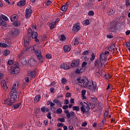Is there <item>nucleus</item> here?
<instances>
[{
  "mask_svg": "<svg viewBox=\"0 0 130 130\" xmlns=\"http://www.w3.org/2000/svg\"><path fill=\"white\" fill-rule=\"evenodd\" d=\"M1 86L3 89H5V90H7V89H8V86H7V82H6L5 80L1 81Z\"/></svg>",
  "mask_w": 130,
  "mask_h": 130,
  "instance_id": "obj_19",
  "label": "nucleus"
},
{
  "mask_svg": "<svg viewBox=\"0 0 130 130\" xmlns=\"http://www.w3.org/2000/svg\"><path fill=\"white\" fill-rule=\"evenodd\" d=\"M79 63H80V61H73V62L71 63V67L72 68H76V67H78L79 66Z\"/></svg>",
  "mask_w": 130,
  "mask_h": 130,
  "instance_id": "obj_20",
  "label": "nucleus"
},
{
  "mask_svg": "<svg viewBox=\"0 0 130 130\" xmlns=\"http://www.w3.org/2000/svg\"><path fill=\"white\" fill-rule=\"evenodd\" d=\"M114 47H115V46L114 45V44H113L108 47V50L110 51H111L112 52H113V53H114V51L115 50V48H114Z\"/></svg>",
  "mask_w": 130,
  "mask_h": 130,
  "instance_id": "obj_22",
  "label": "nucleus"
},
{
  "mask_svg": "<svg viewBox=\"0 0 130 130\" xmlns=\"http://www.w3.org/2000/svg\"><path fill=\"white\" fill-rule=\"evenodd\" d=\"M25 81L26 82V83H29V77H27L25 78Z\"/></svg>",
  "mask_w": 130,
  "mask_h": 130,
  "instance_id": "obj_63",
  "label": "nucleus"
},
{
  "mask_svg": "<svg viewBox=\"0 0 130 130\" xmlns=\"http://www.w3.org/2000/svg\"><path fill=\"white\" fill-rule=\"evenodd\" d=\"M83 25H84V26H87V25H89V24H90V21L88 19L85 20L83 21Z\"/></svg>",
  "mask_w": 130,
  "mask_h": 130,
  "instance_id": "obj_33",
  "label": "nucleus"
},
{
  "mask_svg": "<svg viewBox=\"0 0 130 130\" xmlns=\"http://www.w3.org/2000/svg\"><path fill=\"white\" fill-rule=\"evenodd\" d=\"M26 5V1H20L17 3V6L18 7H23V6H25Z\"/></svg>",
  "mask_w": 130,
  "mask_h": 130,
  "instance_id": "obj_26",
  "label": "nucleus"
},
{
  "mask_svg": "<svg viewBox=\"0 0 130 130\" xmlns=\"http://www.w3.org/2000/svg\"><path fill=\"white\" fill-rule=\"evenodd\" d=\"M11 71L12 74H19V73H20V68L17 64H14L11 67Z\"/></svg>",
  "mask_w": 130,
  "mask_h": 130,
  "instance_id": "obj_4",
  "label": "nucleus"
},
{
  "mask_svg": "<svg viewBox=\"0 0 130 130\" xmlns=\"http://www.w3.org/2000/svg\"><path fill=\"white\" fill-rule=\"evenodd\" d=\"M88 63L86 61H84L82 62V65H81V68L79 69H77L75 73L76 74H80V73H83V72L85 71V67L87 66Z\"/></svg>",
  "mask_w": 130,
  "mask_h": 130,
  "instance_id": "obj_3",
  "label": "nucleus"
},
{
  "mask_svg": "<svg viewBox=\"0 0 130 130\" xmlns=\"http://www.w3.org/2000/svg\"><path fill=\"white\" fill-rule=\"evenodd\" d=\"M14 26H16V27H18L21 25V23L19 21H17L16 22H14L13 23Z\"/></svg>",
  "mask_w": 130,
  "mask_h": 130,
  "instance_id": "obj_43",
  "label": "nucleus"
},
{
  "mask_svg": "<svg viewBox=\"0 0 130 130\" xmlns=\"http://www.w3.org/2000/svg\"><path fill=\"white\" fill-rule=\"evenodd\" d=\"M96 86H97V84L96 83V82H90V83H89L88 88L90 90H95Z\"/></svg>",
  "mask_w": 130,
  "mask_h": 130,
  "instance_id": "obj_8",
  "label": "nucleus"
},
{
  "mask_svg": "<svg viewBox=\"0 0 130 130\" xmlns=\"http://www.w3.org/2000/svg\"><path fill=\"white\" fill-rule=\"evenodd\" d=\"M51 4H52V2L49 0H48L47 1V6H50V5H51Z\"/></svg>",
  "mask_w": 130,
  "mask_h": 130,
  "instance_id": "obj_58",
  "label": "nucleus"
},
{
  "mask_svg": "<svg viewBox=\"0 0 130 130\" xmlns=\"http://www.w3.org/2000/svg\"><path fill=\"white\" fill-rule=\"evenodd\" d=\"M80 29L81 26L78 24H76L73 26V31H74V32H78Z\"/></svg>",
  "mask_w": 130,
  "mask_h": 130,
  "instance_id": "obj_17",
  "label": "nucleus"
},
{
  "mask_svg": "<svg viewBox=\"0 0 130 130\" xmlns=\"http://www.w3.org/2000/svg\"><path fill=\"white\" fill-rule=\"evenodd\" d=\"M89 84H90V82L88 80L86 79L83 81V87H87L88 88L89 87Z\"/></svg>",
  "mask_w": 130,
  "mask_h": 130,
  "instance_id": "obj_25",
  "label": "nucleus"
},
{
  "mask_svg": "<svg viewBox=\"0 0 130 130\" xmlns=\"http://www.w3.org/2000/svg\"><path fill=\"white\" fill-rule=\"evenodd\" d=\"M71 96H72V93L70 92H68L66 93V97L67 98H69V97H71Z\"/></svg>",
  "mask_w": 130,
  "mask_h": 130,
  "instance_id": "obj_59",
  "label": "nucleus"
},
{
  "mask_svg": "<svg viewBox=\"0 0 130 130\" xmlns=\"http://www.w3.org/2000/svg\"><path fill=\"white\" fill-rule=\"evenodd\" d=\"M60 68L61 69H64V70H69V69H71V67L69 66L67 64H64V63H63L61 65Z\"/></svg>",
  "mask_w": 130,
  "mask_h": 130,
  "instance_id": "obj_21",
  "label": "nucleus"
},
{
  "mask_svg": "<svg viewBox=\"0 0 130 130\" xmlns=\"http://www.w3.org/2000/svg\"><path fill=\"white\" fill-rule=\"evenodd\" d=\"M11 22H16L18 20V15H13L10 17Z\"/></svg>",
  "mask_w": 130,
  "mask_h": 130,
  "instance_id": "obj_18",
  "label": "nucleus"
},
{
  "mask_svg": "<svg viewBox=\"0 0 130 130\" xmlns=\"http://www.w3.org/2000/svg\"><path fill=\"white\" fill-rule=\"evenodd\" d=\"M31 14H32V10H31V8L26 9L25 10V17L26 18L31 17Z\"/></svg>",
  "mask_w": 130,
  "mask_h": 130,
  "instance_id": "obj_14",
  "label": "nucleus"
},
{
  "mask_svg": "<svg viewBox=\"0 0 130 130\" xmlns=\"http://www.w3.org/2000/svg\"><path fill=\"white\" fill-rule=\"evenodd\" d=\"M81 111L82 112V113L84 114V113H86V108H85L83 106L81 107Z\"/></svg>",
  "mask_w": 130,
  "mask_h": 130,
  "instance_id": "obj_37",
  "label": "nucleus"
},
{
  "mask_svg": "<svg viewBox=\"0 0 130 130\" xmlns=\"http://www.w3.org/2000/svg\"><path fill=\"white\" fill-rule=\"evenodd\" d=\"M30 39H31V38L30 37L24 38V46L26 48H29V47H28V45H29V41L30 40Z\"/></svg>",
  "mask_w": 130,
  "mask_h": 130,
  "instance_id": "obj_15",
  "label": "nucleus"
},
{
  "mask_svg": "<svg viewBox=\"0 0 130 130\" xmlns=\"http://www.w3.org/2000/svg\"><path fill=\"white\" fill-rule=\"evenodd\" d=\"M20 33V31L18 29H14L11 31V35L14 37L17 36Z\"/></svg>",
  "mask_w": 130,
  "mask_h": 130,
  "instance_id": "obj_16",
  "label": "nucleus"
},
{
  "mask_svg": "<svg viewBox=\"0 0 130 130\" xmlns=\"http://www.w3.org/2000/svg\"><path fill=\"white\" fill-rule=\"evenodd\" d=\"M57 126L58 127H60L63 126V124L62 123H58L57 124Z\"/></svg>",
  "mask_w": 130,
  "mask_h": 130,
  "instance_id": "obj_56",
  "label": "nucleus"
},
{
  "mask_svg": "<svg viewBox=\"0 0 130 130\" xmlns=\"http://www.w3.org/2000/svg\"><path fill=\"white\" fill-rule=\"evenodd\" d=\"M10 54V51L9 50H5L3 52V55L5 56H8Z\"/></svg>",
  "mask_w": 130,
  "mask_h": 130,
  "instance_id": "obj_32",
  "label": "nucleus"
},
{
  "mask_svg": "<svg viewBox=\"0 0 130 130\" xmlns=\"http://www.w3.org/2000/svg\"><path fill=\"white\" fill-rule=\"evenodd\" d=\"M36 124H37V126H41V124H42V123H41V122H40V121H37L36 122Z\"/></svg>",
  "mask_w": 130,
  "mask_h": 130,
  "instance_id": "obj_51",
  "label": "nucleus"
},
{
  "mask_svg": "<svg viewBox=\"0 0 130 130\" xmlns=\"http://www.w3.org/2000/svg\"><path fill=\"white\" fill-rule=\"evenodd\" d=\"M32 33L33 30H32V28H29L28 30L27 37H29V38H31V36L32 35Z\"/></svg>",
  "mask_w": 130,
  "mask_h": 130,
  "instance_id": "obj_28",
  "label": "nucleus"
},
{
  "mask_svg": "<svg viewBox=\"0 0 130 130\" xmlns=\"http://www.w3.org/2000/svg\"><path fill=\"white\" fill-rule=\"evenodd\" d=\"M41 99V96L40 94L37 95L34 99V103H37Z\"/></svg>",
  "mask_w": 130,
  "mask_h": 130,
  "instance_id": "obj_23",
  "label": "nucleus"
},
{
  "mask_svg": "<svg viewBox=\"0 0 130 130\" xmlns=\"http://www.w3.org/2000/svg\"><path fill=\"white\" fill-rule=\"evenodd\" d=\"M89 53H90V51L89 50L85 51L82 53V55H88V54H89Z\"/></svg>",
  "mask_w": 130,
  "mask_h": 130,
  "instance_id": "obj_47",
  "label": "nucleus"
},
{
  "mask_svg": "<svg viewBox=\"0 0 130 130\" xmlns=\"http://www.w3.org/2000/svg\"><path fill=\"white\" fill-rule=\"evenodd\" d=\"M108 111L106 110L104 114V117H105V118H107V116H108Z\"/></svg>",
  "mask_w": 130,
  "mask_h": 130,
  "instance_id": "obj_42",
  "label": "nucleus"
},
{
  "mask_svg": "<svg viewBox=\"0 0 130 130\" xmlns=\"http://www.w3.org/2000/svg\"><path fill=\"white\" fill-rule=\"evenodd\" d=\"M62 112V110L61 108H59L56 110V113H58V114H61Z\"/></svg>",
  "mask_w": 130,
  "mask_h": 130,
  "instance_id": "obj_44",
  "label": "nucleus"
},
{
  "mask_svg": "<svg viewBox=\"0 0 130 130\" xmlns=\"http://www.w3.org/2000/svg\"><path fill=\"white\" fill-rule=\"evenodd\" d=\"M71 116V117H72V118H75V112H71L70 113V117Z\"/></svg>",
  "mask_w": 130,
  "mask_h": 130,
  "instance_id": "obj_53",
  "label": "nucleus"
},
{
  "mask_svg": "<svg viewBox=\"0 0 130 130\" xmlns=\"http://www.w3.org/2000/svg\"><path fill=\"white\" fill-rule=\"evenodd\" d=\"M60 41H64V40H66V36H64V35H61L60 36Z\"/></svg>",
  "mask_w": 130,
  "mask_h": 130,
  "instance_id": "obj_39",
  "label": "nucleus"
},
{
  "mask_svg": "<svg viewBox=\"0 0 130 130\" xmlns=\"http://www.w3.org/2000/svg\"><path fill=\"white\" fill-rule=\"evenodd\" d=\"M88 16H94V11L91 10L88 12Z\"/></svg>",
  "mask_w": 130,
  "mask_h": 130,
  "instance_id": "obj_48",
  "label": "nucleus"
},
{
  "mask_svg": "<svg viewBox=\"0 0 130 130\" xmlns=\"http://www.w3.org/2000/svg\"><path fill=\"white\" fill-rule=\"evenodd\" d=\"M27 50H29V51H31V50H35V49L32 46H31L29 48L25 47L22 50L21 52L19 54V55H18V57H22V56H23V54H24Z\"/></svg>",
  "mask_w": 130,
  "mask_h": 130,
  "instance_id": "obj_5",
  "label": "nucleus"
},
{
  "mask_svg": "<svg viewBox=\"0 0 130 130\" xmlns=\"http://www.w3.org/2000/svg\"><path fill=\"white\" fill-rule=\"evenodd\" d=\"M107 118L104 117V119H103L102 121V125H104V122H106V119Z\"/></svg>",
  "mask_w": 130,
  "mask_h": 130,
  "instance_id": "obj_54",
  "label": "nucleus"
},
{
  "mask_svg": "<svg viewBox=\"0 0 130 130\" xmlns=\"http://www.w3.org/2000/svg\"><path fill=\"white\" fill-rule=\"evenodd\" d=\"M57 120H59V121H60V122H64L66 121V120L63 118H60L57 119Z\"/></svg>",
  "mask_w": 130,
  "mask_h": 130,
  "instance_id": "obj_50",
  "label": "nucleus"
},
{
  "mask_svg": "<svg viewBox=\"0 0 130 130\" xmlns=\"http://www.w3.org/2000/svg\"><path fill=\"white\" fill-rule=\"evenodd\" d=\"M68 128L69 130H74V127L72 125L69 126Z\"/></svg>",
  "mask_w": 130,
  "mask_h": 130,
  "instance_id": "obj_64",
  "label": "nucleus"
},
{
  "mask_svg": "<svg viewBox=\"0 0 130 130\" xmlns=\"http://www.w3.org/2000/svg\"><path fill=\"white\" fill-rule=\"evenodd\" d=\"M61 82L63 84H66V83H67V79L64 78H63L61 80Z\"/></svg>",
  "mask_w": 130,
  "mask_h": 130,
  "instance_id": "obj_57",
  "label": "nucleus"
},
{
  "mask_svg": "<svg viewBox=\"0 0 130 130\" xmlns=\"http://www.w3.org/2000/svg\"><path fill=\"white\" fill-rule=\"evenodd\" d=\"M95 53L94 52H92L91 53V57L90 58V60L91 61H93V60H94V59H95Z\"/></svg>",
  "mask_w": 130,
  "mask_h": 130,
  "instance_id": "obj_38",
  "label": "nucleus"
},
{
  "mask_svg": "<svg viewBox=\"0 0 130 130\" xmlns=\"http://www.w3.org/2000/svg\"><path fill=\"white\" fill-rule=\"evenodd\" d=\"M19 87H20L19 82H15L11 88V93L13 94L11 96V101H12L13 103L15 101H17V99H18V96L16 95V94L18 93V89H19Z\"/></svg>",
  "mask_w": 130,
  "mask_h": 130,
  "instance_id": "obj_1",
  "label": "nucleus"
},
{
  "mask_svg": "<svg viewBox=\"0 0 130 130\" xmlns=\"http://www.w3.org/2000/svg\"><path fill=\"white\" fill-rule=\"evenodd\" d=\"M84 80H84V79H78L77 80L78 83H80L81 84H82V83L83 84Z\"/></svg>",
  "mask_w": 130,
  "mask_h": 130,
  "instance_id": "obj_52",
  "label": "nucleus"
},
{
  "mask_svg": "<svg viewBox=\"0 0 130 130\" xmlns=\"http://www.w3.org/2000/svg\"><path fill=\"white\" fill-rule=\"evenodd\" d=\"M14 103L11 101V99L9 97L7 96L6 99L4 100V104L6 105H9V106H12Z\"/></svg>",
  "mask_w": 130,
  "mask_h": 130,
  "instance_id": "obj_10",
  "label": "nucleus"
},
{
  "mask_svg": "<svg viewBox=\"0 0 130 130\" xmlns=\"http://www.w3.org/2000/svg\"><path fill=\"white\" fill-rule=\"evenodd\" d=\"M20 106H21V103H19L18 104H16L13 105L14 109H17V108H19V107Z\"/></svg>",
  "mask_w": 130,
  "mask_h": 130,
  "instance_id": "obj_35",
  "label": "nucleus"
},
{
  "mask_svg": "<svg viewBox=\"0 0 130 130\" xmlns=\"http://www.w3.org/2000/svg\"><path fill=\"white\" fill-rule=\"evenodd\" d=\"M46 58H48V59H49L51 58V55L50 54H47L46 55Z\"/></svg>",
  "mask_w": 130,
  "mask_h": 130,
  "instance_id": "obj_55",
  "label": "nucleus"
},
{
  "mask_svg": "<svg viewBox=\"0 0 130 130\" xmlns=\"http://www.w3.org/2000/svg\"><path fill=\"white\" fill-rule=\"evenodd\" d=\"M56 26V24H55V22H52L50 23L49 27L51 30L52 29H54Z\"/></svg>",
  "mask_w": 130,
  "mask_h": 130,
  "instance_id": "obj_27",
  "label": "nucleus"
},
{
  "mask_svg": "<svg viewBox=\"0 0 130 130\" xmlns=\"http://www.w3.org/2000/svg\"><path fill=\"white\" fill-rule=\"evenodd\" d=\"M64 52H70L71 51V47L68 45H66L63 47Z\"/></svg>",
  "mask_w": 130,
  "mask_h": 130,
  "instance_id": "obj_24",
  "label": "nucleus"
},
{
  "mask_svg": "<svg viewBox=\"0 0 130 130\" xmlns=\"http://www.w3.org/2000/svg\"><path fill=\"white\" fill-rule=\"evenodd\" d=\"M2 19H3V20H4V21H8V20H9V19L8 18V17H7V16L3 14H2Z\"/></svg>",
  "mask_w": 130,
  "mask_h": 130,
  "instance_id": "obj_45",
  "label": "nucleus"
},
{
  "mask_svg": "<svg viewBox=\"0 0 130 130\" xmlns=\"http://www.w3.org/2000/svg\"><path fill=\"white\" fill-rule=\"evenodd\" d=\"M67 10H68L67 6L63 5L61 8V11H62V12H67Z\"/></svg>",
  "mask_w": 130,
  "mask_h": 130,
  "instance_id": "obj_34",
  "label": "nucleus"
},
{
  "mask_svg": "<svg viewBox=\"0 0 130 130\" xmlns=\"http://www.w3.org/2000/svg\"><path fill=\"white\" fill-rule=\"evenodd\" d=\"M79 40H78V39H75L74 41V45H78V44H79Z\"/></svg>",
  "mask_w": 130,
  "mask_h": 130,
  "instance_id": "obj_46",
  "label": "nucleus"
},
{
  "mask_svg": "<svg viewBox=\"0 0 130 130\" xmlns=\"http://www.w3.org/2000/svg\"><path fill=\"white\" fill-rule=\"evenodd\" d=\"M64 112L66 113L67 118H71V113H70L69 110L64 111Z\"/></svg>",
  "mask_w": 130,
  "mask_h": 130,
  "instance_id": "obj_31",
  "label": "nucleus"
},
{
  "mask_svg": "<svg viewBox=\"0 0 130 130\" xmlns=\"http://www.w3.org/2000/svg\"><path fill=\"white\" fill-rule=\"evenodd\" d=\"M35 51V53L36 55H37L38 59H39V61L40 62H43V60H44L43 56L41 55V51L40 50H34Z\"/></svg>",
  "mask_w": 130,
  "mask_h": 130,
  "instance_id": "obj_2",
  "label": "nucleus"
},
{
  "mask_svg": "<svg viewBox=\"0 0 130 130\" xmlns=\"http://www.w3.org/2000/svg\"><path fill=\"white\" fill-rule=\"evenodd\" d=\"M100 60L102 61L103 63H104V62H106L107 60V56L105 55L104 54H103V53H102L100 54Z\"/></svg>",
  "mask_w": 130,
  "mask_h": 130,
  "instance_id": "obj_11",
  "label": "nucleus"
},
{
  "mask_svg": "<svg viewBox=\"0 0 130 130\" xmlns=\"http://www.w3.org/2000/svg\"><path fill=\"white\" fill-rule=\"evenodd\" d=\"M118 27H119V23L114 22L111 23V26L110 27V29L112 32L113 31H115V30H117Z\"/></svg>",
  "mask_w": 130,
  "mask_h": 130,
  "instance_id": "obj_6",
  "label": "nucleus"
},
{
  "mask_svg": "<svg viewBox=\"0 0 130 130\" xmlns=\"http://www.w3.org/2000/svg\"><path fill=\"white\" fill-rule=\"evenodd\" d=\"M28 63L31 67H36V66H37V61L34 58H31L28 60Z\"/></svg>",
  "mask_w": 130,
  "mask_h": 130,
  "instance_id": "obj_9",
  "label": "nucleus"
},
{
  "mask_svg": "<svg viewBox=\"0 0 130 130\" xmlns=\"http://www.w3.org/2000/svg\"><path fill=\"white\" fill-rule=\"evenodd\" d=\"M73 110L79 111L80 110V108L79 107V106H74L73 107Z\"/></svg>",
  "mask_w": 130,
  "mask_h": 130,
  "instance_id": "obj_40",
  "label": "nucleus"
},
{
  "mask_svg": "<svg viewBox=\"0 0 130 130\" xmlns=\"http://www.w3.org/2000/svg\"><path fill=\"white\" fill-rule=\"evenodd\" d=\"M53 102H54V103H55V104H56V105H57V106H58V105H59V104H60V101H59V100H54Z\"/></svg>",
  "mask_w": 130,
  "mask_h": 130,
  "instance_id": "obj_36",
  "label": "nucleus"
},
{
  "mask_svg": "<svg viewBox=\"0 0 130 130\" xmlns=\"http://www.w3.org/2000/svg\"><path fill=\"white\" fill-rule=\"evenodd\" d=\"M38 36V34L36 31H33L31 34V37H32V39H35V42H39V39H37V37Z\"/></svg>",
  "mask_w": 130,
  "mask_h": 130,
  "instance_id": "obj_13",
  "label": "nucleus"
},
{
  "mask_svg": "<svg viewBox=\"0 0 130 130\" xmlns=\"http://www.w3.org/2000/svg\"><path fill=\"white\" fill-rule=\"evenodd\" d=\"M27 74L28 75V77H30V78H32V79L35 78L36 77V75H37V72H36V70H34L32 71H28L27 72Z\"/></svg>",
  "mask_w": 130,
  "mask_h": 130,
  "instance_id": "obj_7",
  "label": "nucleus"
},
{
  "mask_svg": "<svg viewBox=\"0 0 130 130\" xmlns=\"http://www.w3.org/2000/svg\"><path fill=\"white\" fill-rule=\"evenodd\" d=\"M41 111H42V112H43V113H44V112H45V107H42L41 108Z\"/></svg>",
  "mask_w": 130,
  "mask_h": 130,
  "instance_id": "obj_62",
  "label": "nucleus"
},
{
  "mask_svg": "<svg viewBox=\"0 0 130 130\" xmlns=\"http://www.w3.org/2000/svg\"><path fill=\"white\" fill-rule=\"evenodd\" d=\"M113 14H114L113 10H111V9H108L107 12V14L108 15V16H112Z\"/></svg>",
  "mask_w": 130,
  "mask_h": 130,
  "instance_id": "obj_30",
  "label": "nucleus"
},
{
  "mask_svg": "<svg viewBox=\"0 0 130 130\" xmlns=\"http://www.w3.org/2000/svg\"><path fill=\"white\" fill-rule=\"evenodd\" d=\"M125 4H126V6L128 7V6H129L130 5L129 1L128 0H125Z\"/></svg>",
  "mask_w": 130,
  "mask_h": 130,
  "instance_id": "obj_60",
  "label": "nucleus"
},
{
  "mask_svg": "<svg viewBox=\"0 0 130 130\" xmlns=\"http://www.w3.org/2000/svg\"><path fill=\"white\" fill-rule=\"evenodd\" d=\"M94 66L97 68H100V67H102L103 64H104V63H103L102 61H101L99 59H97L94 61Z\"/></svg>",
  "mask_w": 130,
  "mask_h": 130,
  "instance_id": "obj_12",
  "label": "nucleus"
},
{
  "mask_svg": "<svg viewBox=\"0 0 130 130\" xmlns=\"http://www.w3.org/2000/svg\"><path fill=\"white\" fill-rule=\"evenodd\" d=\"M105 77L106 79H107V80H109V79H110V78H111V76L109 74H106L105 75Z\"/></svg>",
  "mask_w": 130,
  "mask_h": 130,
  "instance_id": "obj_49",
  "label": "nucleus"
},
{
  "mask_svg": "<svg viewBox=\"0 0 130 130\" xmlns=\"http://www.w3.org/2000/svg\"><path fill=\"white\" fill-rule=\"evenodd\" d=\"M14 63V61L12 59L8 60V61L7 62V64L9 66H12V64H13Z\"/></svg>",
  "mask_w": 130,
  "mask_h": 130,
  "instance_id": "obj_41",
  "label": "nucleus"
},
{
  "mask_svg": "<svg viewBox=\"0 0 130 130\" xmlns=\"http://www.w3.org/2000/svg\"><path fill=\"white\" fill-rule=\"evenodd\" d=\"M94 107L90 108V107H89V105H86V106H85V107H84L85 108V110H86L85 113H87V112H88V111H89V110H90V109H94Z\"/></svg>",
  "mask_w": 130,
  "mask_h": 130,
  "instance_id": "obj_29",
  "label": "nucleus"
},
{
  "mask_svg": "<svg viewBox=\"0 0 130 130\" xmlns=\"http://www.w3.org/2000/svg\"><path fill=\"white\" fill-rule=\"evenodd\" d=\"M62 108L64 109V110H66V109H68V108H69V106L64 105L62 107Z\"/></svg>",
  "mask_w": 130,
  "mask_h": 130,
  "instance_id": "obj_61",
  "label": "nucleus"
}]
</instances>
